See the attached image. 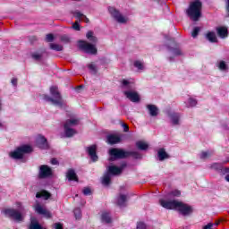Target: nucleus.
Returning a JSON list of instances; mask_svg holds the SVG:
<instances>
[{"label": "nucleus", "instance_id": "8", "mask_svg": "<svg viewBox=\"0 0 229 229\" xmlns=\"http://www.w3.org/2000/svg\"><path fill=\"white\" fill-rule=\"evenodd\" d=\"M108 12L112 15V17H114V19H115V21H117L120 24H126V22H128V19L123 16V14H121V13L117 9L114 7H109Z\"/></svg>", "mask_w": 229, "mask_h": 229}, {"label": "nucleus", "instance_id": "9", "mask_svg": "<svg viewBox=\"0 0 229 229\" xmlns=\"http://www.w3.org/2000/svg\"><path fill=\"white\" fill-rule=\"evenodd\" d=\"M159 203L163 208H166L167 210H177L178 208V200H165L160 199Z\"/></svg>", "mask_w": 229, "mask_h": 229}, {"label": "nucleus", "instance_id": "60", "mask_svg": "<svg viewBox=\"0 0 229 229\" xmlns=\"http://www.w3.org/2000/svg\"><path fill=\"white\" fill-rule=\"evenodd\" d=\"M224 173H229V167H225V168L224 169Z\"/></svg>", "mask_w": 229, "mask_h": 229}, {"label": "nucleus", "instance_id": "35", "mask_svg": "<svg viewBox=\"0 0 229 229\" xmlns=\"http://www.w3.org/2000/svg\"><path fill=\"white\" fill-rule=\"evenodd\" d=\"M213 152L212 151H202L200 153V158L201 160H205L207 158H210L212 157Z\"/></svg>", "mask_w": 229, "mask_h": 229}, {"label": "nucleus", "instance_id": "44", "mask_svg": "<svg viewBox=\"0 0 229 229\" xmlns=\"http://www.w3.org/2000/svg\"><path fill=\"white\" fill-rule=\"evenodd\" d=\"M219 69L220 71H226V69H228V66H226V63L225 61H221L219 63Z\"/></svg>", "mask_w": 229, "mask_h": 229}, {"label": "nucleus", "instance_id": "20", "mask_svg": "<svg viewBox=\"0 0 229 229\" xmlns=\"http://www.w3.org/2000/svg\"><path fill=\"white\" fill-rule=\"evenodd\" d=\"M107 174L112 176H118V174H122L121 169H119V166L116 165H109L107 168Z\"/></svg>", "mask_w": 229, "mask_h": 229}, {"label": "nucleus", "instance_id": "16", "mask_svg": "<svg viewBox=\"0 0 229 229\" xmlns=\"http://www.w3.org/2000/svg\"><path fill=\"white\" fill-rule=\"evenodd\" d=\"M157 158L160 162H164V160H167V158H171V156L165 151V148H161L157 150Z\"/></svg>", "mask_w": 229, "mask_h": 229}, {"label": "nucleus", "instance_id": "53", "mask_svg": "<svg viewBox=\"0 0 229 229\" xmlns=\"http://www.w3.org/2000/svg\"><path fill=\"white\" fill-rule=\"evenodd\" d=\"M55 229H64V224H62V223H55Z\"/></svg>", "mask_w": 229, "mask_h": 229}, {"label": "nucleus", "instance_id": "6", "mask_svg": "<svg viewBox=\"0 0 229 229\" xmlns=\"http://www.w3.org/2000/svg\"><path fill=\"white\" fill-rule=\"evenodd\" d=\"M79 47L88 55H98V48L85 40H79Z\"/></svg>", "mask_w": 229, "mask_h": 229}, {"label": "nucleus", "instance_id": "10", "mask_svg": "<svg viewBox=\"0 0 229 229\" xmlns=\"http://www.w3.org/2000/svg\"><path fill=\"white\" fill-rule=\"evenodd\" d=\"M86 151L92 162H98V160H99V157H98V145L93 144L89 147H87Z\"/></svg>", "mask_w": 229, "mask_h": 229}, {"label": "nucleus", "instance_id": "24", "mask_svg": "<svg viewBox=\"0 0 229 229\" xmlns=\"http://www.w3.org/2000/svg\"><path fill=\"white\" fill-rule=\"evenodd\" d=\"M129 157H132L135 160H140L142 158V155L137 151H128L126 150L125 158H129Z\"/></svg>", "mask_w": 229, "mask_h": 229}, {"label": "nucleus", "instance_id": "7", "mask_svg": "<svg viewBox=\"0 0 229 229\" xmlns=\"http://www.w3.org/2000/svg\"><path fill=\"white\" fill-rule=\"evenodd\" d=\"M176 211L179 212V214H181L182 216H191V214L194 212V209L192 208V206H189L186 203L179 201L177 204Z\"/></svg>", "mask_w": 229, "mask_h": 229}, {"label": "nucleus", "instance_id": "55", "mask_svg": "<svg viewBox=\"0 0 229 229\" xmlns=\"http://www.w3.org/2000/svg\"><path fill=\"white\" fill-rule=\"evenodd\" d=\"M50 162H51L52 165H58V164H59L58 159H56L55 157L52 158Z\"/></svg>", "mask_w": 229, "mask_h": 229}, {"label": "nucleus", "instance_id": "31", "mask_svg": "<svg viewBox=\"0 0 229 229\" xmlns=\"http://www.w3.org/2000/svg\"><path fill=\"white\" fill-rule=\"evenodd\" d=\"M168 50L170 53L174 54V56H182V50L178 47H168Z\"/></svg>", "mask_w": 229, "mask_h": 229}, {"label": "nucleus", "instance_id": "45", "mask_svg": "<svg viewBox=\"0 0 229 229\" xmlns=\"http://www.w3.org/2000/svg\"><path fill=\"white\" fill-rule=\"evenodd\" d=\"M33 60H36L38 62V60H42V54L34 53L31 55Z\"/></svg>", "mask_w": 229, "mask_h": 229}, {"label": "nucleus", "instance_id": "39", "mask_svg": "<svg viewBox=\"0 0 229 229\" xmlns=\"http://www.w3.org/2000/svg\"><path fill=\"white\" fill-rule=\"evenodd\" d=\"M88 67H89L91 74H94V75L98 74V67H96V64H89Z\"/></svg>", "mask_w": 229, "mask_h": 229}, {"label": "nucleus", "instance_id": "2", "mask_svg": "<svg viewBox=\"0 0 229 229\" xmlns=\"http://www.w3.org/2000/svg\"><path fill=\"white\" fill-rule=\"evenodd\" d=\"M203 4L201 1H195L190 4L189 9L187 10V15L194 21L195 22L199 21V17H201V8Z\"/></svg>", "mask_w": 229, "mask_h": 229}, {"label": "nucleus", "instance_id": "1", "mask_svg": "<svg viewBox=\"0 0 229 229\" xmlns=\"http://www.w3.org/2000/svg\"><path fill=\"white\" fill-rule=\"evenodd\" d=\"M50 95H44L45 101H48V103H51L52 105H55V106H64V98H62V94L58 90V87L52 86L50 87Z\"/></svg>", "mask_w": 229, "mask_h": 229}, {"label": "nucleus", "instance_id": "48", "mask_svg": "<svg viewBox=\"0 0 229 229\" xmlns=\"http://www.w3.org/2000/svg\"><path fill=\"white\" fill-rule=\"evenodd\" d=\"M172 196H175L176 198H180V196H182V191L175 190L174 191L171 192Z\"/></svg>", "mask_w": 229, "mask_h": 229}, {"label": "nucleus", "instance_id": "26", "mask_svg": "<svg viewBox=\"0 0 229 229\" xmlns=\"http://www.w3.org/2000/svg\"><path fill=\"white\" fill-rule=\"evenodd\" d=\"M170 119L174 124V126H176L180 124V114L178 113H173L170 114Z\"/></svg>", "mask_w": 229, "mask_h": 229}, {"label": "nucleus", "instance_id": "57", "mask_svg": "<svg viewBox=\"0 0 229 229\" xmlns=\"http://www.w3.org/2000/svg\"><path fill=\"white\" fill-rule=\"evenodd\" d=\"M212 226H214V224L209 223V224H208L207 225H205V226L203 227V229H212Z\"/></svg>", "mask_w": 229, "mask_h": 229}, {"label": "nucleus", "instance_id": "49", "mask_svg": "<svg viewBox=\"0 0 229 229\" xmlns=\"http://www.w3.org/2000/svg\"><path fill=\"white\" fill-rule=\"evenodd\" d=\"M189 104L191 106H196L198 105V100H196L195 98H190L189 99Z\"/></svg>", "mask_w": 229, "mask_h": 229}, {"label": "nucleus", "instance_id": "5", "mask_svg": "<svg viewBox=\"0 0 229 229\" xmlns=\"http://www.w3.org/2000/svg\"><path fill=\"white\" fill-rule=\"evenodd\" d=\"M3 212L5 217H8L9 219H13V221H17V223L24 221V216H22V213L15 208H5Z\"/></svg>", "mask_w": 229, "mask_h": 229}, {"label": "nucleus", "instance_id": "21", "mask_svg": "<svg viewBox=\"0 0 229 229\" xmlns=\"http://www.w3.org/2000/svg\"><path fill=\"white\" fill-rule=\"evenodd\" d=\"M205 37L211 44H217V42H219L214 31H208Z\"/></svg>", "mask_w": 229, "mask_h": 229}, {"label": "nucleus", "instance_id": "40", "mask_svg": "<svg viewBox=\"0 0 229 229\" xmlns=\"http://www.w3.org/2000/svg\"><path fill=\"white\" fill-rule=\"evenodd\" d=\"M134 67H136V69H139V71H142V69H144V64L140 61H135Z\"/></svg>", "mask_w": 229, "mask_h": 229}, {"label": "nucleus", "instance_id": "3", "mask_svg": "<svg viewBox=\"0 0 229 229\" xmlns=\"http://www.w3.org/2000/svg\"><path fill=\"white\" fill-rule=\"evenodd\" d=\"M32 152L33 148H31V146L22 145L17 147L14 151L10 152L9 156L11 157V158H13L14 160H22V158H24V155H28Z\"/></svg>", "mask_w": 229, "mask_h": 229}, {"label": "nucleus", "instance_id": "13", "mask_svg": "<svg viewBox=\"0 0 229 229\" xmlns=\"http://www.w3.org/2000/svg\"><path fill=\"white\" fill-rule=\"evenodd\" d=\"M36 144L39 149H49V143H47V139L45 136L38 135L36 140Z\"/></svg>", "mask_w": 229, "mask_h": 229}, {"label": "nucleus", "instance_id": "61", "mask_svg": "<svg viewBox=\"0 0 229 229\" xmlns=\"http://www.w3.org/2000/svg\"><path fill=\"white\" fill-rule=\"evenodd\" d=\"M225 180L229 182V174L225 176Z\"/></svg>", "mask_w": 229, "mask_h": 229}, {"label": "nucleus", "instance_id": "12", "mask_svg": "<svg viewBox=\"0 0 229 229\" xmlns=\"http://www.w3.org/2000/svg\"><path fill=\"white\" fill-rule=\"evenodd\" d=\"M123 94L129 101H131V103H140V95H139V92L133 90V91H123Z\"/></svg>", "mask_w": 229, "mask_h": 229}, {"label": "nucleus", "instance_id": "30", "mask_svg": "<svg viewBox=\"0 0 229 229\" xmlns=\"http://www.w3.org/2000/svg\"><path fill=\"white\" fill-rule=\"evenodd\" d=\"M86 37L89 42H92L93 44H96L98 42V38L94 36V32L89 30L87 32Z\"/></svg>", "mask_w": 229, "mask_h": 229}, {"label": "nucleus", "instance_id": "63", "mask_svg": "<svg viewBox=\"0 0 229 229\" xmlns=\"http://www.w3.org/2000/svg\"><path fill=\"white\" fill-rule=\"evenodd\" d=\"M228 162H229V160H227V161L224 162V164H228Z\"/></svg>", "mask_w": 229, "mask_h": 229}, {"label": "nucleus", "instance_id": "36", "mask_svg": "<svg viewBox=\"0 0 229 229\" xmlns=\"http://www.w3.org/2000/svg\"><path fill=\"white\" fill-rule=\"evenodd\" d=\"M73 15H74L75 19H81V17H84V19L86 20V22H89V18H87V16L84 15L83 13H81L80 11H75L73 13Z\"/></svg>", "mask_w": 229, "mask_h": 229}, {"label": "nucleus", "instance_id": "50", "mask_svg": "<svg viewBox=\"0 0 229 229\" xmlns=\"http://www.w3.org/2000/svg\"><path fill=\"white\" fill-rule=\"evenodd\" d=\"M72 29L75 30L76 31H80L81 28H80V23L78 21H75L72 24Z\"/></svg>", "mask_w": 229, "mask_h": 229}, {"label": "nucleus", "instance_id": "41", "mask_svg": "<svg viewBox=\"0 0 229 229\" xmlns=\"http://www.w3.org/2000/svg\"><path fill=\"white\" fill-rule=\"evenodd\" d=\"M60 40H61V42H64V44H69V42H71V38H69V36H67V35H63L60 37Z\"/></svg>", "mask_w": 229, "mask_h": 229}, {"label": "nucleus", "instance_id": "56", "mask_svg": "<svg viewBox=\"0 0 229 229\" xmlns=\"http://www.w3.org/2000/svg\"><path fill=\"white\" fill-rule=\"evenodd\" d=\"M225 11H226V13H227V17H229V0H227V2H226Z\"/></svg>", "mask_w": 229, "mask_h": 229}, {"label": "nucleus", "instance_id": "38", "mask_svg": "<svg viewBox=\"0 0 229 229\" xmlns=\"http://www.w3.org/2000/svg\"><path fill=\"white\" fill-rule=\"evenodd\" d=\"M73 214H74L75 219H81V209L80 208H74Z\"/></svg>", "mask_w": 229, "mask_h": 229}, {"label": "nucleus", "instance_id": "32", "mask_svg": "<svg viewBox=\"0 0 229 229\" xmlns=\"http://www.w3.org/2000/svg\"><path fill=\"white\" fill-rule=\"evenodd\" d=\"M50 49H52L53 51H64V46L51 43Z\"/></svg>", "mask_w": 229, "mask_h": 229}, {"label": "nucleus", "instance_id": "37", "mask_svg": "<svg viewBox=\"0 0 229 229\" xmlns=\"http://www.w3.org/2000/svg\"><path fill=\"white\" fill-rule=\"evenodd\" d=\"M111 182H112V179H111L109 174L106 173V174L104 175L102 183H103L104 185H108V184L111 183Z\"/></svg>", "mask_w": 229, "mask_h": 229}, {"label": "nucleus", "instance_id": "62", "mask_svg": "<svg viewBox=\"0 0 229 229\" xmlns=\"http://www.w3.org/2000/svg\"><path fill=\"white\" fill-rule=\"evenodd\" d=\"M0 128H3V123L0 122Z\"/></svg>", "mask_w": 229, "mask_h": 229}, {"label": "nucleus", "instance_id": "22", "mask_svg": "<svg viewBox=\"0 0 229 229\" xmlns=\"http://www.w3.org/2000/svg\"><path fill=\"white\" fill-rule=\"evenodd\" d=\"M147 108L151 117H157V115H158V107H157V106L153 104H148L147 105Z\"/></svg>", "mask_w": 229, "mask_h": 229}, {"label": "nucleus", "instance_id": "28", "mask_svg": "<svg viewBox=\"0 0 229 229\" xmlns=\"http://www.w3.org/2000/svg\"><path fill=\"white\" fill-rule=\"evenodd\" d=\"M136 148H138V149L140 151H146L148 150V148H149V145L144 141L139 140L136 142Z\"/></svg>", "mask_w": 229, "mask_h": 229}, {"label": "nucleus", "instance_id": "29", "mask_svg": "<svg viewBox=\"0 0 229 229\" xmlns=\"http://www.w3.org/2000/svg\"><path fill=\"white\" fill-rule=\"evenodd\" d=\"M126 201H127L126 195L120 194L118 200H117L118 207H126Z\"/></svg>", "mask_w": 229, "mask_h": 229}, {"label": "nucleus", "instance_id": "27", "mask_svg": "<svg viewBox=\"0 0 229 229\" xmlns=\"http://www.w3.org/2000/svg\"><path fill=\"white\" fill-rule=\"evenodd\" d=\"M36 198L40 199V198H45V199H49L51 198V193L49 191L43 190L40 192L36 193Z\"/></svg>", "mask_w": 229, "mask_h": 229}, {"label": "nucleus", "instance_id": "43", "mask_svg": "<svg viewBox=\"0 0 229 229\" xmlns=\"http://www.w3.org/2000/svg\"><path fill=\"white\" fill-rule=\"evenodd\" d=\"M45 40L46 42H53L55 40V35L51 33L47 34Z\"/></svg>", "mask_w": 229, "mask_h": 229}, {"label": "nucleus", "instance_id": "42", "mask_svg": "<svg viewBox=\"0 0 229 229\" xmlns=\"http://www.w3.org/2000/svg\"><path fill=\"white\" fill-rule=\"evenodd\" d=\"M198 35H199V27H195L191 32V37H193V38H196Z\"/></svg>", "mask_w": 229, "mask_h": 229}, {"label": "nucleus", "instance_id": "47", "mask_svg": "<svg viewBox=\"0 0 229 229\" xmlns=\"http://www.w3.org/2000/svg\"><path fill=\"white\" fill-rule=\"evenodd\" d=\"M137 229H147L146 224L144 222H139L137 224Z\"/></svg>", "mask_w": 229, "mask_h": 229}, {"label": "nucleus", "instance_id": "54", "mask_svg": "<svg viewBox=\"0 0 229 229\" xmlns=\"http://www.w3.org/2000/svg\"><path fill=\"white\" fill-rule=\"evenodd\" d=\"M122 126L123 128V131H125V132L130 131V127L128 126V124L123 123Z\"/></svg>", "mask_w": 229, "mask_h": 229}, {"label": "nucleus", "instance_id": "34", "mask_svg": "<svg viewBox=\"0 0 229 229\" xmlns=\"http://www.w3.org/2000/svg\"><path fill=\"white\" fill-rule=\"evenodd\" d=\"M210 168L214 169L215 171H223V164L213 163V164H211Z\"/></svg>", "mask_w": 229, "mask_h": 229}, {"label": "nucleus", "instance_id": "58", "mask_svg": "<svg viewBox=\"0 0 229 229\" xmlns=\"http://www.w3.org/2000/svg\"><path fill=\"white\" fill-rule=\"evenodd\" d=\"M12 85H13V87H17V79L16 78H13L11 81Z\"/></svg>", "mask_w": 229, "mask_h": 229}, {"label": "nucleus", "instance_id": "11", "mask_svg": "<svg viewBox=\"0 0 229 229\" xmlns=\"http://www.w3.org/2000/svg\"><path fill=\"white\" fill-rule=\"evenodd\" d=\"M53 175V170L51 167L47 166V165H42L39 167L38 178H49V176Z\"/></svg>", "mask_w": 229, "mask_h": 229}, {"label": "nucleus", "instance_id": "14", "mask_svg": "<svg viewBox=\"0 0 229 229\" xmlns=\"http://www.w3.org/2000/svg\"><path fill=\"white\" fill-rule=\"evenodd\" d=\"M107 143L110 144V146H114V144H119L123 139L121 136L117 134H109L106 137Z\"/></svg>", "mask_w": 229, "mask_h": 229}, {"label": "nucleus", "instance_id": "52", "mask_svg": "<svg viewBox=\"0 0 229 229\" xmlns=\"http://www.w3.org/2000/svg\"><path fill=\"white\" fill-rule=\"evenodd\" d=\"M29 40H30V44H33V42H37V40H38L37 36L29 37Z\"/></svg>", "mask_w": 229, "mask_h": 229}, {"label": "nucleus", "instance_id": "19", "mask_svg": "<svg viewBox=\"0 0 229 229\" xmlns=\"http://www.w3.org/2000/svg\"><path fill=\"white\" fill-rule=\"evenodd\" d=\"M122 87L130 92H133V90H135V83L126 80L122 81Z\"/></svg>", "mask_w": 229, "mask_h": 229}, {"label": "nucleus", "instance_id": "25", "mask_svg": "<svg viewBox=\"0 0 229 229\" xmlns=\"http://www.w3.org/2000/svg\"><path fill=\"white\" fill-rule=\"evenodd\" d=\"M102 223H106V225H110L112 223V216H110V213L104 211L101 215Z\"/></svg>", "mask_w": 229, "mask_h": 229}, {"label": "nucleus", "instance_id": "23", "mask_svg": "<svg viewBox=\"0 0 229 229\" xmlns=\"http://www.w3.org/2000/svg\"><path fill=\"white\" fill-rule=\"evenodd\" d=\"M64 135L65 137H67L68 139H71V137H74V135H76V131L67 125H64Z\"/></svg>", "mask_w": 229, "mask_h": 229}, {"label": "nucleus", "instance_id": "33", "mask_svg": "<svg viewBox=\"0 0 229 229\" xmlns=\"http://www.w3.org/2000/svg\"><path fill=\"white\" fill-rule=\"evenodd\" d=\"M78 123H79L78 119L66 120L64 126H68L69 128H71V126H76Z\"/></svg>", "mask_w": 229, "mask_h": 229}, {"label": "nucleus", "instance_id": "46", "mask_svg": "<svg viewBox=\"0 0 229 229\" xmlns=\"http://www.w3.org/2000/svg\"><path fill=\"white\" fill-rule=\"evenodd\" d=\"M82 192L84 196H90V194H92V191L89 187L84 188Z\"/></svg>", "mask_w": 229, "mask_h": 229}, {"label": "nucleus", "instance_id": "15", "mask_svg": "<svg viewBox=\"0 0 229 229\" xmlns=\"http://www.w3.org/2000/svg\"><path fill=\"white\" fill-rule=\"evenodd\" d=\"M36 212H38L40 216H45L47 219H51L52 215L51 212L47 209L42 208L40 205H37L35 208Z\"/></svg>", "mask_w": 229, "mask_h": 229}, {"label": "nucleus", "instance_id": "4", "mask_svg": "<svg viewBox=\"0 0 229 229\" xmlns=\"http://www.w3.org/2000/svg\"><path fill=\"white\" fill-rule=\"evenodd\" d=\"M109 162H115V160H124L126 158V150L119 148H111L108 150Z\"/></svg>", "mask_w": 229, "mask_h": 229}, {"label": "nucleus", "instance_id": "17", "mask_svg": "<svg viewBox=\"0 0 229 229\" xmlns=\"http://www.w3.org/2000/svg\"><path fill=\"white\" fill-rule=\"evenodd\" d=\"M66 178L69 182H79L78 174L72 168L68 169Z\"/></svg>", "mask_w": 229, "mask_h": 229}, {"label": "nucleus", "instance_id": "18", "mask_svg": "<svg viewBox=\"0 0 229 229\" xmlns=\"http://www.w3.org/2000/svg\"><path fill=\"white\" fill-rule=\"evenodd\" d=\"M216 35L220 38H226L228 37V28L226 27H216Z\"/></svg>", "mask_w": 229, "mask_h": 229}, {"label": "nucleus", "instance_id": "59", "mask_svg": "<svg viewBox=\"0 0 229 229\" xmlns=\"http://www.w3.org/2000/svg\"><path fill=\"white\" fill-rule=\"evenodd\" d=\"M223 220H218L216 222H215V224H213V226H219L220 223L222 222Z\"/></svg>", "mask_w": 229, "mask_h": 229}, {"label": "nucleus", "instance_id": "51", "mask_svg": "<svg viewBox=\"0 0 229 229\" xmlns=\"http://www.w3.org/2000/svg\"><path fill=\"white\" fill-rule=\"evenodd\" d=\"M128 165V164H126V162H123L121 164V165L118 167L120 169V173L122 174L123 171L124 170V168H126V166Z\"/></svg>", "mask_w": 229, "mask_h": 229}, {"label": "nucleus", "instance_id": "64", "mask_svg": "<svg viewBox=\"0 0 229 229\" xmlns=\"http://www.w3.org/2000/svg\"><path fill=\"white\" fill-rule=\"evenodd\" d=\"M173 60V57H170V62Z\"/></svg>", "mask_w": 229, "mask_h": 229}]
</instances>
